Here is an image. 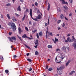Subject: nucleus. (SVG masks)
Wrapping results in <instances>:
<instances>
[{
    "instance_id": "f257e3e1",
    "label": "nucleus",
    "mask_w": 76,
    "mask_h": 76,
    "mask_svg": "<svg viewBox=\"0 0 76 76\" xmlns=\"http://www.w3.org/2000/svg\"><path fill=\"white\" fill-rule=\"evenodd\" d=\"M8 39L11 42H13V40H14V41H16L17 39L16 38L15 36H12L11 37V38L9 37Z\"/></svg>"
},
{
    "instance_id": "f03ea898",
    "label": "nucleus",
    "mask_w": 76,
    "mask_h": 76,
    "mask_svg": "<svg viewBox=\"0 0 76 76\" xmlns=\"http://www.w3.org/2000/svg\"><path fill=\"white\" fill-rule=\"evenodd\" d=\"M11 26V28L13 29V31L15 32L16 29V26H15V24L13 22Z\"/></svg>"
},
{
    "instance_id": "7ed1b4c3",
    "label": "nucleus",
    "mask_w": 76,
    "mask_h": 76,
    "mask_svg": "<svg viewBox=\"0 0 76 76\" xmlns=\"http://www.w3.org/2000/svg\"><path fill=\"white\" fill-rule=\"evenodd\" d=\"M42 19V17H41V15H39L38 17V16H36V19L35 20L36 21H37L38 19Z\"/></svg>"
},
{
    "instance_id": "20e7f679",
    "label": "nucleus",
    "mask_w": 76,
    "mask_h": 76,
    "mask_svg": "<svg viewBox=\"0 0 76 76\" xmlns=\"http://www.w3.org/2000/svg\"><path fill=\"white\" fill-rule=\"evenodd\" d=\"M30 16H31L32 19L33 20H35L36 19V18L35 19H34V18H33V17H32V9H30Z\"/></svg>"
},
{
    "instance_id": "39448f33",
    "label": "nucleus",
    "mask_w": 76,
    "mask_h": 76,
    "mask_svg": "<svg viewBox=\"0 0 76 76\" xmlns=\"http://www.w3.org/2000/svg\"><path fill=\"white\" fill-rule=\"evenodd\" d=\"M64 69V67L63 66H61L59 68H57V70H58V71H59L60 70H62V69Z\"/></svg>"
},
{
    "instance_id": "423d86ee",
    "label": "nucleus",
    "mask_w": 76,
    "mask_h": 76,
    "mask_svg": "<svg viewBox=\"0 0 76 76\" xmlns=\"http://www.w3.org/2000/svg\"><path fill=\"white\" fill-rule=\"evenodd\" d=\"M60 1H62V4H68V3L66 2H65L64 0H60Z\"/></svg>"
},
{
    "instance_id": "0eeeda50",
    "label": "nucleus",
    "mask_w": 76,
    "mask_h": 76,
    "mask_svg": "<svg viewBox=\"0 0 76 76\" xmlns=\"http://www.w3.org/2000/svg\"><path fill=\"white\" fill-rule=\"evenodd\" d=\"M18 31L19 32V34H20L23 32V31L22 30V29L20 28V27L18 28Z\"/></svg>"
},
{
    "instance_id": "6e6552de",
    "label": "nucleus",
    "mask_w": 76,
    "mask_h": 76,
    "mask_svg": "<svg viewBox=\"0 0 76 76\" xmlns=\"http://www.w3.org/2000/svg\"><path fill=\"white\" fill-rule=\"evenodd\" d=\"M12 20L13 22H16L17 20L15 17L13 16L12 17Z\"/></svg>"
},
{
    "instance_id": "1a4fd4ad",
    "label": "nucleus",
    "mask_w": 76,
    "mask_h": 76,
    "mask_svg": "<svg viewBox=\"0 0 76 76\" xmlns=\"http://www.w3.org/2000/svg\"><path fill=\"white\" fill-rule=\"evenodd\" d=\"M60 71L58 72V73L59 75H61V74H62V73H63V72L62 71V70H60Z\"/></svg>"
},
{
    "instance_id": "9d476101",
    "label": "nucleus",
    "mask_w": 76,
    "mask_h": 76,
    "mask_svg": "<svg viewBox=\"0 0 76 76\" xmlns=\"http://www.w3.org/2000/svg\"><path fill=\"white\" fill-rule=\"evenodd\" d=\"M35 45H38V40H36L34 42Z\"/></svg>"
},
{
    "instance_id": "9b49d317",
    "label": "nucleus",
    "mask_w": 76,
    "mask_h": 76,
    "mask_svg": "<svg viewBox=\"0 0 76 76\" xmlns=\"http://www.w3.org/2000/svg\"><path fill=\"white\" fill-rule=\"evenodd\" d=\"M70 63V60H69L68 62L66 63V66H67L69 65V64Z\"/></svg>"
},
{
    "instance_id": "f8f14e48",
    "label": "nucleus",
    "mask_w": 76,
    "mask_h": 76,
    "mask_svg": "<svg viewBox=\"0 0 76 76\" xmlns=\"http://www.w3.org/2000/svg\"><path fill=\"white\" fill-rule=\"evenodd\" d=\"M17 11H21V10L20 9V6H19L17 9Z\"/></svg>"
},
{
    "instance_id": "ddd939ff",
    "label": "nucleus",
    "mask_w": 76,
    "mask_h": 76,
    "mask_svg": "<svg viewBox=\"0 0 76 76\" xmlns=\"http://www.w3.org/2000/svg\"><path fill=\"white\" fill-rule=\"evenodd\" d=\"M55 61L56 63H60V62H61V61H59L57 60V57L56 58Z\"/></svg>"
},
{
    "instance_id": "4468645a",
    "label": "nucleus",
    "mask_w": 76,
    "mask_h": 76,
    "mask_svg": "<svg viewBox=\"0 0 76 76\" xmlns=\"http://www.w3.org/2000/svg\"><path fill=\"white\" fill-rule=\"evenodd\" d=\"M73 73H76V72L75 71H72V72H71L70 73H69L70 75H71Z\"/></svg>"
},
{
    "instance_id": "2eb2a0df",
    "label": "nucleus",
    "mask_w": 76,
    "mask_h": 76,
    "mask_svg": "<svg viewBox=\"0 0 76 76\" xmlns=\"http://www.w3.org/2000/svg\"><path fill=\"white\" fill-rule=\"evenodd\" d=\"M12 23H13V22H12V21H11V22H10L8 23L9 26H11L12 24Z\"/></svg>"
},
{
    "instance_id": "dca6fc26",
    "label": "nucleus",
    "mask_w": 76,
    "mask_h": 76,
    "mask_svg": "<svg viewBox=\"0 0 76 76\" xmlns=\"http://www.w3.org/2000/svg\"><path fill=\"white\" fill-rule=\"evenodd\" d=\"M7 18H8V19H9V20H10V19H11V18H10V15H9L7 14Z\"/></svg>"
},
{
    "instance_id": "f3484780",
    "label": "nucleus",
    "mask_w": 76,
    "mask_h": 76,
    "mask_svg": "<svg viewBox=\"0 0 76 76\" xmlns=\"http://www.w3.org/2000/svg\"><path fill=\"white\" fill-rule=\"evenodd\" d=\"M24 45H25V47L27 48H28V49H29L30 48V47H29L28 46H27L26 44H24Z\"/></svg>"
},
{
    "instance_id": "a211bd4d",
    "label": "nucleus",
    "mask_w": 76,
    "mask_h": 76,
    "mask_svg": "<svg viewBox=\"0 0 76 76\" xmlns=\"http://www.w3.org/2000/svg\"><path fill=\"white\" fill-rule=\"evenodd\" d=\"M39 36H40V37H42V31H40L39 33Z\"/></svg>"
},
{
    "instance_id": "6ab92c4d",
    "label": "nucleus",
    "mask_w": 76,
    "mask_h": 76,
    "mask_svg": "<svg viewBox=\"0 0 76 76\" xmlns=\"http://www.w3.org/2000/svg\"><path fill=\"white\" fill-rule=\"evenodd\" d=\"M23 38H27V37L26 36V34H24L22 37Z\"/></svg>"
},
{
    "instance_id": "aec40b11",
    "label": "nucleus",
    "mask_w": 76,
    "mask_h": 76,
    "mask_svg": "<svg viewBox=\"0 0 76 76\" xmlns=\"http://www.w3.org/2000/svg\"><path fill=\"white\" fill-rule=\"evenodd\" d=\"M25 17H26V15L25 14L24 15L23 18H22V21H24L25 19Z\"/></svg>"
},
{
    "instance_id": "412c9836",
    "label": "nucleus",
    "mask_w": 76,
    "mask_h": 76,
    "mask_svg": "<svg viewBox=\"0 0 76 76\" xmlns=\"http://www.w3.org/2000/svg\"><path fill=\"white\" fill-rule=\"evenodd\" d=\"M28 70L29 71V72H31L32 70V69L31 68V67H30V68H28Z\"/></svg>"
},
{
    "instance_id": "4be33fe9",
    "label": "nucleus",
    "mask_w": 76,
    "mask_h": 76,
    "mask_svg": "<svg viewBox=\"0 0 76 76\" xmlns=\"http://www.w3.org/2000/svg\"><path fill=\"white\" fill-rule=\"evenodd\" d=\"M48 10L49 11L50 10V4L49 3H48Z\"/></svg>"
},
{
    "instance_id": "5701e85b",
    "label": "nucleus",
    "mask_w": 76,
    "mask_h": 76,
    "mask_svg": "<svg viewBox=\"0 0 76 76\" xmlns=\"http://www.w3.org/2000/svg\"><path fill=\"white\" fill-rule=\"evenodd\" d=\"M60 18L61 19L64 18V15L62 14L61 15Z\"/></svg>"
},
{
    "instance_id": "b1692460",
    "label": "nucleus",
    "mask_w": 76,
    "mask_h": 76,
    "mask_svg": "<svg viewBox=\"0 0 76 76\" xmlns=\"http://www.w3.org/2000/svg\"><path fill=\"white\" fill-rule=\"evenodd\" d=\"M63 51H66V47L63 46L62 48Z\"/></svg>"
},
{
    "instance_id": "393cba45",
    "label": "nucleus",
    "mask_w": 76,
    "mask_h": 76,
    "mask_svg": "<svg viewBox=\"0 0 76 76\" xmlns=\"http://www.w3.org/2000/svg\"><path fill=\"white\" fill-rule=\"evenodd\" d=\"M57 10L58 12H59L61 11V9H60V8H57Z\"/></svg>"
},
{
    "instance_id": "a878e982",
    "label": "nucleus",
    "mask_w": 76,
    "mask_h": 76,
    "mask_svg": "<svg viewBox=\"0 0 76 76\" xmlns=\"http://www.w3.org/2000/svg\"><path fill=\"white\" fill-rule=\"evenodd\" d=\"M27 61H29V62H32V60H31L29 58L27 59Z\"/></svg>"
},
{
    "instance_id": "bb28decb",
    "label": "nucleus",
    "mask_w": 76,
    "mask_h": 76,
    "mask_svg": "<svg viewBox=\"0 0 76 76\" xmlns=\"http://www.w3.org/2000/svg\"><path fill=\"white\" fill-rule=\"evenodd\" d=\"M73 47L75 48H76V43H74Z\"/></svg>"
},
{
    "instance_id": "cd10ccee",
    "label": "nucleus",
    "mask_w": 76,
    "mask_h": 76,
    "mask_svg": "<svg viewBox=\"0 0 76 76\" xmlns=\"http://www.w3.org/2000/svg\"><path fill=\"white\" fill-rule=\"evenodd\" d=\"M48 48H52V45H48Z\"/></svg>"
},
{
    "instance_id": "c85d7f7f",
    "label": "nucleus",
    "mask_w": 76,
    "mask_h": 76,
    "mask_svg": "<svg viewBox=\"0 0 76 76\" xmlns=\"http://www.w3.org/2000/svg\"><path fill=\"white\" fill-rule=\"evenodd\" d=\"M55 39L56 42H58V39H56V37L55 38Z\"/></svg>"
},
{
    "instance_id": "c756f323",
    "label": "nucleus",
    "mask_w": 76,
    "mask_h": 76,
    "mask_svg": "<svg viewBox=\"0 0 76 76\" xmlns=\"http://www.w3.org/2000/svg\"><path fill=\"white\" fill-rule=\"evenodd\" d=\"M37 29L35 30L34 31H32V32H33V34H34V33H35L36 32H37Z\"/></svg>"
},
{
    "instance_id": "7c9ffc66",
    "label": "nucleus",
    "mask_w": 76,
    "mask_h": 76,
    "mask_svg": "<svg viewBox=\"0 0 76 76\" xmlns=\"http://www.w3.org/2000/svg\"><path fill=\"white\" fill-rule=\"evenodd\" d=\"M38 54H39V53H38L37 52V51H36L35 52V55L37 56V55H38Z\"/></svg>"
},
{
    "instance_id": "2f4dec72",
    "label": "nucleus",
    "mask_w": 76,
    "mask_h": 76,
    "mask_svg": "<svg viewBox=\"0 0 76 76\" xmlns=\"http://www.w3.org/2000/svg\"><path fill=\"white\" fill-rule=\"evenodd\" d=\"M64 9H66V10L68 8L67 7V6H64Z\"/></svg>"
},
{
    "instance_id": "473e14b6",
    "label": "nucleus",
    "mask_w": 76,
    "mask_h": 76,
    "mask_svg": "<svg viewBox=\"0 0 76 76\" xmlns=\"http://www.w3.org/2000/svg\"><path fill=\"white\" fill-rule=\"evenodd\" d=\"M18 37L21 40V41H22V39H21V37H19V36H18V35H17Z\"/></svg>"
},
{
    "instance_id": "72a5a7b5",
    "label": "nucleus",
    "mask_w": 76,
    "mask_h": 76,
    "mask_svg": "<svg viewBox=\"0 0 76 76\" xmlns=\"http://www.w3.org/2000/svg\"><path fill=\"white\" fill-rule=\"evenodd\" d=\"M0 58L1 60H3V57L2 56H1L0 57Z\"/></svg>"
},
{
    "instance_id": "f704fd0d",
    "label": "nucleus",
    "mask_w": 76,
    "mask_h": 76,
    "mask_svg": "<svg viewBox=\"0 0 76 76\" xmlns=\"http://www.w3.org/2000/svg\"><path fill=\"white\" fill-rule=\"evenodd\" d=\"M51 70H53V68H50L49 69V71H51Z\"/></svg>"
},
{
    "instance_id": "c9c22d12",
    "label": "nucleus",
    "mask_w": 76,
    "mask_h": 76,
    "mask_svg": "<svg viewBox=\"0 0 76 76\" xmlns=\"http://www.w3.org/2000/svg\"><path fill=\"white\" fill-rule=\"evenodd\" d=\"M5 72L6 73H9V70L7 69L5 71Z\"/></svg>"
},
{
    "instance_id": "e433bc0d",
    "label": "nucleus",
    "mask_w": 76,
    "mask_h": 76,
    "mask_svg": "<svg viewBox=\"0 0 76 76\" xmlns=\"http://www.w3.org/2000/svg\"><path fill=\"white\" fill-rule=\"evenodd\" d=\"M73 39H69V42H73Z\"/></svg>"
},
{
    "instance_id": "4c0bfd02",
    "label": "nucleus",
    "mask_w": 76,
    "mask_h": 76,
    "mask_svg": "<svg viewBox=\"0 0 76 76\" xmlns=\"http://www.w3.org/2000/svg\"><path fill=\"white\" fill-rule=\"evenodd\" d=\"M6 6H11V5H10V4L8 3V4H7L6 5Z\"/></svg>"
},
{
    "instance_id": "58836bf2",
    "label": "nucleus",
    "mask_w": 76,
    "mask_h": 76,
    "mask_svg": "<svg viewBox=\"0 0 76 76\" xmlns=\"http://www.w3.org/2000/svg\"><path fill=\"white\" fill-rule=\"evenodd\" d=\"M36 36L37 38H39V34L38 33H37L36 34Z\"/></svg>"
},
{
    "instance_id": "ea45409f",
    "label": "nucleus",
    "mask_w": 76,
    "mask_h": 76,
    "mask_svg": "<svg viewBox=\"0 0 76 76\" xmlns=\"http://www.w3.org/2000/svg\"><path fill=\"white\" fill-rule=\"evenodd\" d=\"M56 50L57 51H60V49L58 48L56 49Z\"/></svg>"
},
{
    "instance_id": "a19ab883",
    "label": "nucleus",
    "mask_w": 76,
    "mask_h": 76,
    "mask_svg": "<svg viewBox=\"0 0 76 76\" xmlns=\"http://www.w3.org/2000/svg\"><path fill=\"white\" fill-rule=\"evenodd\" d=\"M25 29H26V31H27L28 32V31H29V30H28V28L26 27Z\"/></svg>"
},
{
    "instance_id": "79ce46f5",
    "label": "nucleus",
    "mask_w": 76,
    "mask_h": 76,
    "mask_svg": "<svg viewBox=\"0 0 76 76\" xmlns=\"http://www.w3.org/2000/svg\"><path fill=\"white\" fill-rule=\"evenodd\" d=\"M15 15L16 16H17V17H18V16H19V15L17 14L16 13H15Z\"/></svg>"
},
{
    "instance_id": "37998d69",
    "label": "nucleus",
    "mask_w": 76,
    "mask_h": 76,
    "mask_svg": "<svg viewBox=\"0 0 76 76\" xmlns=\"http://www.w3.org/2000/svg\"><path fill=\"white\" fill-rule=\"evenodd\" d=\"M72 38H73V39H74V40H75V41H76V40L75 39V37H74V36H73L72 37Z\"/></svg>"
},
{
    "instance_id": "c03bdc74",
    "label": "nucleus",
    "mask_w": 76,
    "mask_h": 76,
    "mask_svg": "<svg viewBox=\"0 0 76 76\" xmlns=\"http://www.w3.org/2000/svg\"><path fill=\"white\" fill-rule=\"evenodd\" d=\"M61 22V20H59L58 21V23H60Z\"/></svg>"
},
{
    "instance_id": "a18cd8bd",
    "label": "nucleus",
    "mask_w": 76,
    "mask_h": 76,
    "mask_svg": "<svg viewBox=\"0 0 76 76\" xmlns=\"http://www.w3.org/2000/svg\"><path fill=\"white\" fill-rule=\"evenodd\" d=\"M28 10H29L28 9H27L26 11V12L27 13L28 12H29Z\"/></svg>"
},
{
    "instance_id": "49530a36",
    "label": "nucleus",
    "mask_w": 76,
    "mask_h": 76,
    "mask_svg": "<svg viewBox=\"0 0 76 76\" xmlns=\"http://www.w3.org/2000/svg\"><path fill=\"white\" fill-rule=\"evenodd\" d=\"M69 1H70V3H72V2H73V0H69Z\"/></svg>"
},
{
    "instance_id": "de8ad7c7",
    "label": "nucleus",
    "mask_w": 76,
    "mask_h": 76,
    "mask_svg": "<svg viewBox=\"0 0 76 76\" xmlns=\"http://www.w3.org/2000/svg\"><path fill=\"white\" fill-rule=\"evenodd\" d=\"M29 39H34V38H33V37H30V38H29Z\"/></svg>"
},
{
    "instance_id": "09e8293b",
    "label": "nucleus",
    "mask_w": 76,
    "mask_h": 76,
    "mask_svg": "<svg viewBox=\"0 0 76 76\" xmlns=\"http://www.w3.org/2000/svg\"><path fill=\"white\" fill-rule=\"evenodd\" d=\"M65 26V24H64V23H63L62 25V27H64Z\"/></svg>"
},
{
    "instance_id": "8fccbe9b",
    "label": "nucleus",
    "mask_w": 76,
    "mask_h": 76,
    "mask_svg": "<svg viewBox=\"0 0 76 76\" xmlns=\"http://www.w3.org/2000/svg\"><path fill=\"white\" fill-rule=\"evenodd\" d=\"M12 34V32H9V35H11Z\"/></svg>"
},
{
    "instance_id": "3c124183",
    "label": "nucleus",
    "mask_w": 76,
    "mask_h": 76,
    "mask_svg": "<svg viewBox=\"0 0 76 76\" xmlns=\"http://www.w3.org/2000/svg\"><path fill=\"white\" fill-rule=\"evenodd\" d=\"M35 6H37L38 5V3H37V2H35Z\"/></svg>"
},
{
    "instance_id": "603ef678",
    "label": "nucleus",
    "mask_w": 76,
    "mask_h": 76,
    "mask_svg": "<svg viewBox=\"0 0 76 76\" xmlns=\"http://www.w3.org/2000/svg\"><path fill=\"white\" fill-rule=\"evenodd\" d=\"M67 40L68 41H69V40H70V37H68L67 38Z\"/></svg>"
},
{
    "instance_id": "864d4df0",
    "label": "nucleus",
    "mask_w": 76,
    "mask_h": 76,
    "mask_svg": "<svg viewBox=\"0 0 76 76\" xmlns=\"http://www.w3.org/2000/svg\"><path fill=\"white\" fill-rule=\"evenodd\" d=\"M49 35H51V36H53V34L52 33H51L50 34H49Z\"/></svg>"
},
{
    "instance_id": "5fc2aeb1",
    "label": "nucleus",
    "mask_w": 76,
    "mask_h": 76,
    "mask_svg": "<svg viewBox=\"0 0 76 76\" xmlns=\"http://www.w3.org/2000/svg\"><path fill=\"white\" fill-rule=\"evenodd\" d=\"M37 47H38V45H36V46H34V47L36 48H37Z\"/></svg>"
},
{
    "instance_id": "6e6d98bb",
    "label": "nucleus",
    "mask_w": 76,
    "mask_h": 76,
    "mask_svg": "<svg viewBox=\"0 0 76 76\" xmlns=\"http://www.w3.org/2000/svg\"><path fill=\"white\" fill-rule=\"evenodd\" d=\"M64 18H65V19L66 20H68V19L67 18H66V17H64Z\"/></svg>"
},
{
    "instance_id": "4d7b16f0",
    "label": "nucleus",
    "mask_w": 76,
    "mask_h": 76,
    "mask_svg": "<svg viewBox=\"0 0 76 76\" xmlns=\"http://www.w3.org/2000/svg\"><path fill=\"white\" fill-rule=\"evenodd\" d=\"M47 37L48 36H47V33H46V38H47Z\"/></svg>"
},
{
    "instance_id": "13d9d810",
    "label": "nucleus",
    "mask_w": 76,
    "mask_h": 76,
    "mask_svg": "<svg viewBox=\"0 0 76 76\" xmlns=\"http://www.w3.org/2000/svg\"><path fill=\"white\" fill-rule=\"evenodd\" d=\"M31 23H32V22H31V21H30L29 22V25H31Z\"/></svg>"
},
{
    "instance_id": "bf43d9fd",
    "label": "nucleus",
    "mask_w": 76,
    "mask_h": 76,
    "mask_svg": "<svg viewBox=\"0 0 76 76\" xmlns=\"http://www.w3.org/2000/svg\"><path fill=\"white\" fill-rule=\"evenodd\" d=\"M27 56H29V53H28L27 54H26Z\"/></svg>"
},
{
    "instance_id": "052dcab7",
    "label": "nucleus",
    "mask_w": 76,
    "mask_h": 76,
    "mask_svg": "<svg viewBox=\"0 0 76 76\" xmlns=\"http://www.w3.org/2000/svg\"><path fill=\"white\" fill-rule=\"evenodd\" d=\"M48 24H49V23H50V21H49V19H48Z\"/></svg>"
},
{
    "instance_id": "680f3d73",
    "label": "nucleus",
    "mask_w": 76,
    "mask_h": 76,
    "mask_svg": "<svg viewBox=\"0 0 76 76\" xmlns=\"http://www.w3.org/2000/svg\"><path fill=\"white\" fill-rule=\"evenodd\" d=\"M14 57V58H16V57H17V56H16V55H15L13 56Z\"/></svg>"
},
{
    "instance_id": "e2e57ef3",
    "label": "nucleus",
    "mask_w": 76,
    "mask_h": 76,
    "mask_svg": "<svg viewBox=\"0 0 76 76\" xmlns=\"http://www.w3.org/2000/svg\"><path fill=\"white\" fill-rule=\"evenodd\" d=\"M53 41L54 43H55V44H56V41H55V40H53Z\"/></svg>"
},
{
    "instance_id": "0e129e2a",
    "label": "nucleus",
    "mask_w": 76,
    "mask_h": 76,
    "mask_svg": "<svg viewBox=\"0 0 76 76\" xmlns=\"http://www.w3.org/2000/svg\"><path fill=\"white\" fill-rule=\"evenodd\" d=\"M61 29V28L60 27H58V30H60V29Z\"/></svg>"
},
{
    "instance_id": "69168bd1",
    "label": "nucleus",
    "mask_w": 76,
    "mask_h": 76,
    "mask_svg": "<svg viewBox=\"0 0 76 76\" xmlns=\"http://www.w3.org/2000/svg\"><path fill=\"white\" fill-rule=\"evenodd\" d=\"M35 23H33V26H35Z\"/></svg>"
},
{
    "instance_id": "338daca9",
    "label": "nucleus",
    "mask_w": 76,
    "mask_h": 76,
    "mask_svg": "<svg viewBox=\"0 0 76 76\" xmlns=\"http://www.w3.org/2000/svg\"><path fill=\"white\" fill-rule=\"evenodd\" d=\"M69 41H68V40H66L65 41V42H69Z\"/></svg>"
},
{
    "instance_id": "774afa93",
    "label": "nucleus",
    "mask_w": 76,
    "mask_h": 76,
    "mask_svg": "<svg viewBox=\"0 0 76 76\" xmlns=\"http://www.w3.org/2000/svg\"><path fill=\"white\" fill-rule=\"evenodd\" d=\"M47 2H48V0H46V1H45L46 3H47Z\"/></svg>"
}]
</instances>
